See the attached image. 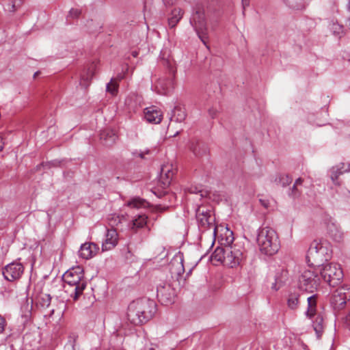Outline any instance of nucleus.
<instances>
[{
    "label": "nucleus",
    "instance_id": "nucleus-1",
    "mask_svg": "<svg viewBox=\"0 0 350 350\" xmlns=\"http://www.w3.org/2000/svg\"><path fill=\"white\" fill-rule=\"evenodd\" d=\"M157 311L154 300L142 298L130 303L127 309V319L134 325H140L149 321Z\"/></svg>",
    "mask_w": 350,
    "mask_h": 350
},
{
    "label": "nucleus",
    "instance_id": "nucleus-2",
    "mask_svg": "<svg viewBox=\"0 0 350 350\" xmlns=\"http://www.w3.org/2000/svg\"><path fill=\"white\" fill-rule=\"evenodd\" d=\"M62 278L65 292L74 301L78 300L87 286L82 267L77 266L68 269Z\"/></svg>",
    "mask_w": 350,
    "mask_h": 350
},
{
    "label": "nucleus",
    "instance_id": "nucleus-3",
    "mask_svg": "<svg viewBox=\"0 0 350 350\" xmlns=\"http://www.w3.org/2000/svg\"><path fill=\"white\" fill-rule=\"evenodd\" d=\"M332 257L330 243L326 240H314L310 245L306 255V260L309 267L321 265Z\"/></svg>",
    "mask_w": 350,
    "mask_h": 350
},
{
    "label": "nucleus",
    "instance_id": "nucleus-4",
    "mask_svg": "<svg viewBox=\"0 0 350 350\" xmlns=\"http://www.w3.org/2000/svg\"><path fill=\"white\" fill-rule=\"evenodd\" d=\"M257 243L261 253L272 256L280 248V241L275 230L270 227L261 228L258 231Z\"/></svg>",
    "mask_w": 350,
    "mask_h": 350
},
{
    "label": "nucleus",
    "instance_id": "nucleus-5",
    "mask_svg": "<svg viewBox=\"0 0 350 350\" xmlns=\"http://www.w3.org/2000/svg\"><path fill=\"white\" fill-rule=\"evenodd\" d=\"M314 266L301 271L299 277V288L309 293H313L320 285V276Z\"/></svg>",
    "mask_w": 350,
    "mask_h": 350
},
{
    "label": "nucleus",
    "instance_id": "nucleus-6",
    "mask_svg": "<svg viewBox=\"0 0 350 350\" xmlns=\"http://www.w3.org/2000/svg\"><path fill=\"white\" fill-rule=\"evenodd\" d=\"M317 267L321 277L330 286H335L342 278V271L338 264L326 263L317 265Z\"/></svg>",
    "mask_w": 350,
    "mask_h": 350
},
{
    "label": "nucleus",
    "instance_id": "nucleus-7",
    "mask_svg": "<svg viewBox=\"0 0 350 350\" xmlns=\"http://www.w3.org/2000/svg\"><path fill=\"white\" fill-rule=\"evenodd\" d=\"M308 308L306 312V316L312 319L314 316L315 319L312 321V327L316 333L317 338H320L324 332L325 325L323 317L321 314H316L317 312V295H313L307 298Z\"/></svg>",
    "mask_w": 350,
    "mask_h": 350
},
{
    "label": "nucleus",
    "instance_id": "nucleus-8",
    "mask_svg": "<svg viewBox=\"0 0 350 350\" xmlns=\"http://www.w3.org/2000/svg\"><path fill=\"white\" fill-rule=\"evenodd\" d=\"M190 23L193 27L198 38L206 47L208 48L207 44L208 33L204 12L202 10H197L193 14L192 18L190 20Z\"/></svg>",
    "mask_w": 350,
    "mask_h": 350
},
{
    "label": "nucleus",
    "instance_id": "nucleus-9",
    "mask_svg": "<svg viewBox=\"0 0 350 350\" xmlns=\"http://www.w3.org/2000/svg\"><path fill=\"white\" fill-rule=\"evenodd\" d=\"M350 300V286L345 284L337 288L332 295L330 304L335 311H340L343 309L347 302Z\"/></svg>",
    "mask_w": 350,
    "mask_h": 350
},
{
    "label": "nucleus",
    "instance_id": "nucleus-10",
    "mask_svg": "<svg viewBox=\"0 0 350 350\" xmlns=\"http://www.w3.org/2000/svg\"><path fill=\"white\" fill-rule=\"evenodd\" d=\"M196 215L199 226L205 230L213 229V234L215 236L217 227L215 226V218L211 215V211L205 206H200L197 208Z\"/></svg>",
    "mask_w": 350,
    "mask_h": 350
},
{
    "label": "nucleus",
    "instance_id": "nucleus-11",
    "mask_svg": "<svg viewBox=\"0 0 350 350\" xmlns=\"http://www.w3.org/2000/svg\"><path fill=\"white\" fill-rule=\"evenodd\" d=\"M157 295L162 304L169 305L174 301L175 291L170 284L162 282L157 287Z\"/></svg>",
    "mask_w": 350,
    "mask_h": 350
},
{
    "label": "nucleus",
    "instance_id": "nucleus-12",
    "mask_svg": "<svg viewBox=\"0 0 350 350\" xmlns=\"http://www.w3.org/2000/svg\"><path fill=\"white\" fill-rule=\"evenodd\" d=\"M24 271V267L20 262H12L3 269V275L8 281H15L21 278Z\"/></svg>",
    "mask_w": 350,
    "mask_h": 350
},
{
    "label": "nucleus",
    "instance_id": "nucleus-13",
    "mask_svg": "<svg viewBox=\"0 0 350 350\" xmlns=\"http://www.w3.org/2000/svg\"><path fill=\"white\" fill-rule=\"evenodd\" d=\"M225 265L230 267H234L240 264L243 258V254L240 248L236 245L227 247Z\"/></svg>",
    "mask_w": 350,
    "mask_h": 350
},
{
    "label": "nucleus",
    "instance_id": "nucleus-14",
    "mask_svg": "<svg viewBox=\"0 0 350 350\" xmlns=\"http://www.w3.org/2000/svg\"><path fill=\"white\" fill-rule=\"evenodd\" d=\"M174 174V173L172 165L165 164L162 165L159 178L160 187L163 189L167 188L170 185Z\"/></svg>",
    "mask_w": 350,
    "mask_h": 350
},
{
    "label": "nucleus",
    "instance_id": "nucleus-15",
    "mask_svg": "<svg viewBox=\"0 0 350 350\" xmlns=\"http://www.w3.org/2000/svg\"><path fill=\"white\" fill-rule=\"evenodd\" d=\"M350 171V165L349 163H340L329 170L330 178L335 185H340V182L338 180V177L344 173Z\"/></svg>",
    "mask_w": 350,
    "mask_h": 350
},
{
    "label": "nucleus",
    "instance_id": "nucleus-16",
    "mask_svg": "<svg viewBox=\"0 0 350 350\" xmlns=\"http://www.w3.org/2000/svg\"><path fill=\"white\" fill-rule=\"evenodd\" d=\"M174 88V79L172 77L161 78L154 85V89L159 94L166 95Z\"/></svg>",
    "mask_w": 350,
    "mask_h": 350
},
{
    "label": "nucleus",
    "instance_id": "nucleus-17",
    "mask_svg": "<svg viewBox=\"0 0 350 350\" xmlns=\"http://www.w3.org/2000/svg\"><path fill=\"white\" fill-rule=\"evenodd\" d=\"M118 243V234L117 231L113 229H108L106 233V237L102 244L103 251H108L115 247Z\"/></svg>",
    "mask_w": 350,
    "mask_h": 350
},
{
    "label": "nucleus",
    "instance_id": "nucleus-18",
    "mask_svg": "<svg viewBox=\"0 0 350 350\" xmlns=\"http://www.w3.org/2000/svg\"><path fill=\"white\" fill-rule=\"evenodd\" d=\"M99 247L94 243H85L81 245L79 255L83 259L88 260L94 257L98 252Z\"/></svg>",
    "mask_w": 350,
    "mask_h": 350
},
{
    "label": "nucleus",
    "instance_id": "nucleus-19",
    "mask_svg": "<svg viewBox=\"0 0 350 350\" xmlns=\"http://www.w3.org/2000/svg\"><path fill=\"white\" fill-rule=\"evenodd\" d=\"M184 258L181 254L176 255L170 261V269L172 275H181L185 272Z\"/></svg>",
    "mask_w": 350,
    "mask_h": 350
},
{
    "label": "nucleus",
    "instance_id": "nucleus-20",
    "mask_svg": "<svg viewBox=\"0 0 350 350\" xmlns=\"http://www.w3.org/2000/svg\"><path fill=\"white\" fill-rule=\"evenodd\" d=\"M144 118L150 123L159 124L162 120L163 114L155 107H150L146 108Z\"/></svg>",
    "mask_w": 350,
    "mask_h": 350
},
{
    "label": "nucleus",
    "instance_id": "nucleus-21",
    "mask_svg": "<svg viewBox=\"0 0 350 350\" xmlns=\"http://www.w3.org/2000/svg\"><path fill=\"white\" fill-rule=\"evenodd\" d=\"M100 139L103 141L104 145L111 146L116 142L117 135L113 131L105 129L100 132Z\"/></svg>",
    "mask_w": 350,
    "mask_h": 350
},
{
    "label": "nucleus",
    "instance_id": "nucleus-22",
    "mask_svg": "<svg viewBox=\"0 0 350 350\" xmlns=\"http://www.w3.org/2000/svg\"><path fill=\"white\" fill-rule=\"evenodd\" d=\"M186 111L183 106L177 105L172 112L170 120L177 122H182L186 118Z\"/></svg>",
    "mask_w": 350,
    "mask_h": 350
},
{
    "label": "nucleus",
    "instance_id": "nucleus-23",
    "mask_svg": "<svg viewBox=\"0 0 350 350\" xmlns=\"http://www.w3.org/2000/svg\"><path fill=\"white\" fill-rule=\"evenodd\" d=\"M183 16V11L179 8H174L170 16L168 18V24L171 28L174 27L177 23L180 21Z\"/></svg>",
    "mask_w": 350,
    "mask_h": 350
},
{
    "label": "nucleus",
    "instance_id": "nucleus-24",
    "mask_svg": "<svg viewBox=\"0 0 350 350\" xmlns=\"http://www.w3.org/2000/svg\"><path fill=\"white\" fill-rule=\"evenodd\" d=\"M226 250L227 247H217L211 255L212 260L221 262L225 265Z\"/></svg>",
    "mask_w": 350,
    "mask_h": 350
},
{
    "label": "nucleus",
    "instance_id": "nucleus-25",
    "mask_svg": "<svg viewBox=\"0 0 350 350\" xmlns=\"http://www.w3.org/2000/svg\"><path fill=\"white\" fill-rule=\"evenodd\" d=\"M94 75V68L92 66L88 68L87 72L83 74L81 77L80 85L83 87H88L90 84V80Z\"/></svg>",
    "mask_w": 350,
    "mask_h": 350
},
{
    "label": "nucleus",
    "instance_id": "nucleus-26",
    "mask_svg": "<svg viewBox=\"0 0 350 350\" xmlns=\"http://www.w3.org/2000/svg\"><path fill=\"white\" fill-rule=\"evenodd\" d=\"M147 223V217L145 215H139L132 220L131 228L132 230H137L143 228Z\"/></svg>",
    "mask_w": 350,
    "mask_h": 350
},
{
    "label": "nucleus",
    "instance_id": "nucleus-27",
    "mask_svg": "<svg viewBox=\"0 0 350 350\" xmlns=\"http://www.w3.org/2000/svg\"><path fill=\"white\" fill-rule=\"evenodd\" d=\"M283 1L291 8L301 10L306 5V0H283Z\"/></svg>",
    "mask_w": 350,
    "mask_h": 350
},
{
    "label": "nucleus",
    "instance_id": "nucleus-28",
    "mask_svg": "<svg viewBox=\"0 0 350 350\" xmlns=\"http://www.w3.org/2000/svg\"><path fill=\"white\" fill-rule=\"evenodd\" d=\"M293 179L287 174H279L275 179V183L282 187H286L291 183Z\"/></svg>",
    "mask_w": 350,
    "mask_h": 350
},
{
    "label": "nucleus",
    "instance_id": "nucleus-29",
    "mask_svg": "<svg viewBox=\"0 0 350 350\" xmlns=\"http://www.w3.org/2000/svg\"><path fill=\"white\" fill-rule=\"evenodd\" d=\"M299 295L296 293L289 295L287 299L288 307L291 310H295L299 305Z\"/></svg>",
    "mask_w": 350,
    "mask_h": 350
},
{
    "label": "nucleus",
    "instance_id": "nucleus-30",
    "mask_svg": "<svg viewBox=\"0 0 350 350\" xmlns=\"http://www.w3.org/2000/svg\"><path fill=\"white\" fill-rule=\"evenodd\" d=\"M23 1L24 0H12L5 5V9L8 12H14L21 6Z\"/></svg>",
    "mask_w": 350,
    "mask_h": 350
},
{
    "label": "nucleus",
    "instance_id": "nucleus-31",
    "mask_svg": "<svg viewBox=\"0 0 350 350\" xmlns=\"http://www.w3.org/2000/svg\"><path fill=\"white\" fill-rule=\"evenodd\" d=\"M329 28L334 36H340L343 33V27L336 22L332 21L329 23Z\"/></svg>",
    "mask_w": 350,
    "mask_h": 350
},
{
    "label": "nucleus",
    "instance_id": "nucleus-32",
    "mask_svg": "<svg viewBox=\"0 0 350 350\" xmlns=\"http://www.w3.org/2000/svg\"><path fill=\"white\" fill-rule=\"evenodd\" d=\"M146 202L141 198H133L127 202V206L131 208H139L141 207H145Z\"/></svg>",
    "mask_w": 350,
    "mask_h": 350
},
{
    "label": "nucleus",
    "instance_id": "nucleus-33",
    "mask_svg": "<svg viewBox=\"0 0 350 350\" xmlns=\"http://www.w3.org/2000/svg\"><path fill=\"white\" fill-rule=\"evenodd\" d=\"M332 228H333L334 230H332L331 228H329V234L334 240L336 241H340L342 237V233L334 224H332Z\"/></svg>",
    "mask_w": 350,
    "mask_h": 350
},
{
    "label": "nucleus",
    "instance_id": "nucleus-34",
    "mask_svg": "<svg viewBox=\"0 0 350 350\" xmlns=\"http://www.w3.org/2000/svg\"><path fill=\"white\" fill-rule=\"evenodd\" d=\"M303 181H304V180L301 178H298L295 180V182L291 189V191L289 193V196H291L293 198H297L299 197V192L295 191V188L300 187V186H301V185L303 183Z\"/></svg>",
    "mask_w": 350,
    "mask_h": 350
},
{
    "label": "nucleus",
    "instance_id": "nucleus-35",
    "mask_svg": "<svg viewBox=\"0 0 350 350\" xmlns=\"http://www.w3.org/2000/svg\"><path fill=\"white\" fill-rule=\"evenodd\" d=\"M118 84L113 82V79L107 84L106 90L107 92H109L111 95L114 96L118 92Z\"/></svg>",
    "mask_w": 350,
    "mask_h": 350
},
{
    "label": "nucleus",
    "instance_id": "nucleus-36",
    "mask_svg": "<svg viewBox=\"0 0 350 350\" xmlns=\"http://www.w3.org/2000/svg\"><path fill=\"white\" fill-rule=\"evenodd\" d=\"M80 14H81L80 10L77 9V8H72L69 12L68 16L70 18H75L79 17L80 16Z\"/></svg>",
    "mask_w": 350,
    "mask_h": 350
},
{
    "label": "nucleus",
    "instance_id": "nucleus-37",
    "mask_svg": "<svg viewBox=\"0 0 350 350\" xmlns=\"http://www.w3.org/2000/svg\"><path fill=\"white\" fill-rule=\"evenodd\" d=\"M42 299L43 301L42 303H41L42 306L43 307H49L50 304H51V297L49 295H44L43 297H42Z\"/></svg>",
    "mask_w": 350,
    "mask_h": 350
},
{
    "label": "nucleus",
    "instance_id": "nucleus-38",
    "mask_svg": "<svg viewBox=\"0 0 350 350\" xmlns=\"http://www.w3.org/2000/svg\"><path fill=\"white\" fill-rule=\"evenodd\" d=\"M7 323L4 317L0 315V334H2L6 327Z\"/></svg>",
    "mask_w": 350,
    "mask_h": 350
},
{
    "label": "nucleus",
    "instance_id": "nucleus-39",
    "mask_svg": "<svg viewBox=\"0 0 350 350\" xmlns=\"http://www.w3.org/2000/svg\"><path fill=\"white\" fill-rule=\"evenodd\" d=\"M282 282L281 280H279L278 278L275 279V282L272 284L271 288L278 291L280 288V284Z\"/></svg>",
    "mask_w": 350,
    "mask_h": 350
},
{
    "label": "nucleus",
    "instance_id": "nucleus-40",
    "mask_svg": "<svg viewBox=\"0 0 350 350\" xmlns=\"http://www.w3.org/2000/svg\"><path fill=\"white\" fill-rule=\"evenodd\" d=\"M345 324L350 328V310L343 318Z\"/></svg>",
    "mask_w": 350,
    "mask_h": 350
},
{
    "label": "nucleus",
    "instance_id": "nucleus-41",
    "mask_svg": "<svg viewBox=\"0 0 350 350\" xmlns=\"http://www.w3.org/2000/svg\"><path fill=\"white\" fill-rule=\"evenodd\" d=\"M189 191L191 193H196V194L200 193V196L201 198L203 197V196H204L203 193H202L203 191L202 190L198 189L196 187H195V188H193V187L190 188Z\"/></svg>",
    "mask_w": 350,
    "mask_h": 350
},
{
    "label": "nucleus",
    "instance_id": "nucleus-42",
    "mask_svg": "<svg viewBox=\"0 0 350 350\" xmlns=\"http://www.w3.org/2000/svg\"><path fill=\"white\" fill-rule=\"evenodd\" d=\"M208 114L212 118H214L217 114V110L213 108H211L208 109Z\"/></svg>",
    "mask_w": 350,
    "mask_h": 350
},
{
    "label": "nucleus",
    "instance_id": "nucleus-43",
    "mask_svg": "<svg viewBox=\"0 0 350 350\" xmlns=\"http://www.w3.org/2000/svg\"><path fill=\"white\" fill-rule=\"evenodd\" d=\"M259 201H260L261 205L263 206L265 208H267L269 207V203L267 200L260 199Z\"/></svg>",
    "mask_w": 350,
    "mask_h": 350
},
{
    "label": "nucleus",
    "instance_id": "nucleus-44",
    "mask_svg": "<svg viewBox=\"0 0 350 350\" xmlns=\"http://www.w3.org/2000/svg\"><path fill=\"white\" fill-rule=\"evenodd\" d=\"M249 5H250V0H242V6H243V13H244L245 8L248 7Z\"/></svg>",
    "mask_w": 350,
    "mask_h": 350
},
{
    "label": "nucleus",
    "instance_id": "nucleus-45",
    "mask_svg": "<svg viewBox=\"0 0 350 350\" xmlns=\"http://www.w3.org/2000/svg\"><path fill=\"white\" fill-rule=\"evenodd\" d=\"M150 150H148V149H146V150H145L144 151L141 152L139 154V157H140V158H142V159H144V154H150Z\"/></svg>",
    "mask_w": 350,
    "mask_h": 350
},
{
    "label": "nucleus",
    "instance_id": "nucleus-46",
    "mask_svg": "<svg viewBox=\"0 0 350 350\" xmlns=\"http://www.w3.org/2000/svg\"><path fill=\"white\" fill-rule=\"evenodd\" d=\"M4 143L3 142V139L0 137V152L3 149Z\"/></svg>",
    "mask_w": 350,
    "mask_h": 350
},
{
    "label": "nucleus",
    "instance_id": "nucleus-47",
    "mask_svg": "<svg viewBox=\"0 0 350 350\" xmlns=\"http://www.w3.org/2000/svg\"><path fill=\"white\" fill-rule=\"evenodd\" d=\"M147 350H159L158 347L156 345H151L150 347L147 349Z\"/></svg>",
    "mask_w": 350,
    "mask_h": 350
},
{
    "label": "nucleus",
    "instance_id": "nucleus-48",
    "mask_svg": "<svg viewBox=\"0 0 350 350\" xmlns=\"http://www.w3.org/2000/svg\"><path fill=\"white\" fill-rule=\"evenodd\" d=\"M191 150H192V152L196 154V155H198L199 154V152H198L197 150H196V147H193L191 146Z\"/></svg>",
    "mask_w": 350,
    "mask_h": 350
},
{
    "label": "nucleus",
    "instance_id": "nucleus-49",
    "mask_svg": "<svg viewBox=\"0 0 350 350\" xmlns=\"http://www.w3.org/2000/svg\"><path fill=\"white\" fill-rule=\"evenodd\" d=\"M295 191H297V192L299 191V195L301 194V191L299 187L295 188Z\"/></svg>",
    "mask_w": 350,
    "mask_h": 350
},
{
    "label": "nucleus",
    "instance_id": "nucleus-50",
    "mask_svg": "<svg viewBox=\"0 0 350 350\" xmlns=\"http://www.w3.org/2000/svg\"><path fill=\"white\" fill-rule=\"evenodd\" d=\"M132 55H133V57H137V52H136V51H133V52L132 53Z\"/></svg>",
    "mask_w": 350,
    "mask_h": 350
},
{
    "label": "nucleus",
    "instance_id": "nucleus-51",
    "mask_svg": "<svg viewBox=\"0 0 350 350\" xmlns=\"http://www.w3.org/2000/svg\"><path fill=\"white\" fill-rule=\"evenodd\" d=\"M348 10L350 12V1H349L348 3Z\"/></svg>",
    "mask_w": 350,
    "mask_h": 350
},
{
    "label": "nucleus",
    "instance_id": "nucleus-52",
    "mask_svg": "<svg viewBox=\"0 0 350 350\" xmlns=\"http://www.w3.org/2000/svg\"><path fill=\"white\" fill-rule=\"evenodd\" d=\"M191 269H189V272H188L187 275L190 274V273H191Z\"/></svg>",
    "mask_w": 350,
    "mask_h": 350
}]
</instances>
